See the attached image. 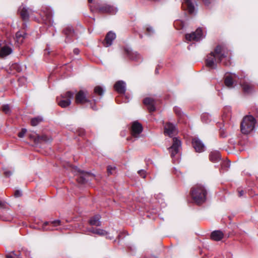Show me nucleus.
<instances>
[{"mask_svg": "<svg viewBox=\"0 0 258 258\" xmlns=\"http://www.w3.org/2000/svg\"><path fill=\"white\" fill-rule=\"evenodd\" d=\"M229 51L223 45H218L211 52L206 59V66L211 69H216L217 68V63H220L223 59L226 58L223 64L225 66L231 65L230 58L228 57Z\"/></svg>", "mask_w": 258, "mask_h": 258, "instance_id": "f257e3e1", "label": "nucleus"}, {"mask_svg": "<svg viewBox=\"0 0 258 258\" xmlns=\"http://www.w3.org/2000/svg\"><path fill=\"white\" fill-rule=\"evenodd\" d=\"M190 195L194 203L200 205L206 202L207 191L203 185L197 184L191 187Z\"/></svg>", "mask_w": 258, "mask_h": 258, "instance_id": "f03ea898", "label": "nucleus"}, {"mask_svg": "<svg viewBox=\"0 0 258 258\" xmlns=\"http://www.w3.org/2000/svg\"><path fill=\"white\" fill-rule=\"evenodd\" d=\"M75 99L77 104L84 105L88 104L93 110H97V107L95 105V100L94 99L93 100L90 99L87 91L83 90L79 91L76 94Z\"/></svg>", "mask_w": 258, "mask_h": 258, "instance_id": "7ed1b4c3", "label": "nucleus"}, {"mask_svg": "<svg viewBox=\"0 0 258 258\" xmlns=\"http://www.w3.org/2000/svg\"><path fill=\"white\" fill-rule=\"evenodd\" d=\"M256 123V120L252 115H246L241 122L240 128L242 133L248 134L253 130Z\"/></svg>", "mask_w": 258, "mask_h": 258, "instance_id": "20e7f679", "label": "nucleus"}, {"mask_svg": "<svg viewBox=\"0 0 258 258\" xmlns=\"http://www.w3.org/2000/svg\"><path fill=\"white\" fill-rule=\"evenodd\" d=\"M90 9L92 12H97L99 13L109 15H114L117 11V9L113 6L107 4L96 5L94 6H90Z\"/></svg>", "mask_w": 258, "mask_h": 258, "instance_id": "39448f33", "label": "nucleus"}, {"mask_svg": "<svg viewBox=\"0 0 258 258\" xmlns=\"http://www.w3.org/2000/svg\"><path fill=\"white\" fill-rule=\"evenodd\" d=\"M74 93L70 91L61 94V99L58 100L57 98L58 105L62 108H66L71 104V99L74 97Z\"/></svg>", "mask_w": 258, "mask_h": 258, "instance_id": "423d86ee", "label": "nucleus"}, {"mask_svg": "<svg viewBox=\"0 0 258 258\" xmlns=\"http://www.w3.org/2000/svg\"><path fill=\"white\" fill-rule=\"evenodd\" d=\"M73 171L77 174H79V176L77 178V181L81 184H85L89 181V177L92 176V174L89 172H85L80 170L77 167L73 168Z\"/></svg>", "mask_w": 258, "mask_h": 258, "instance_id": "0eeeda50", "label": "nucleus"}, {"mask_svg": "<svg viewBox=\"0 0 258 258\" xmlns=\"http://www.w3.org/2000/svg\"><path fill=\"white\" fill-rule=\"evenodd\" d=\"M52 15V12L49 8H44L41 13V17L43 23L48 26H51L53 24Z\"/></svg>", "mask_w": 258, "mask_h": 258, "instance_id": "6e6552de", "label": "nucleus"}, {"mask_svg": "<svg viewBox=\"0 0 258 258\" xmlns=\"http://www.w3.org/2000/svg\"><path fill=\"white\" fill-rule=\"evenodd\" d=\"M180 146V141L178 140L176 138H174L173 139V144L172 146L168 148L170 156L172 158H173L175 155L179 152Z\"/></svg>", "mask_w": 258, "mask_h": 258, "instance_id": "1a4fd4ad", "label": "nucleus"}, {"mask_svg": "<svg viewBox=\"0 0 258 258\" xmlns=\"http://www.w3.org/2000/svg\"><path fill=\"white\" fill-rule=\"evenodd\" d=\"M18 12L23 21H28L29 19V15L32 13L31 9L21 6L18 9Z\"/></svg>", "mask_w": 258, "mask_h": 258, "instance_id": "9d476101", "label": "nucleus"}, {"mask_svg": "<svg viewBox=\"0 0 258 258\" xmlns=\"http://www.w3.org/2000/svg\"><path fill=\"white\" fill-rule=\"evenodd\" d=\"M203 35L202 29L198 28L195 32L185 35V38L188 41H199Z\"/></svg>", "mask_w": 258, "mask_h": 258, "instance_id": "9b49d317", "label": "nucleus"}, {"mask_svg": "<svg viewBox=\"0 0 258 258\" xmlns=\"http://www.w3.org/2000/svg\"><path fill=\"white\" fill-rule=\"evenodd\" d=\"M143 131L142 125L138 121H134L131 129V133L133 136L137 137Z\"/></svg>", "mask_w": 258, "mask_h": 258, "instance_id": "f8f14e48", "label": "nucleus"}, {"mask_svg": "<svg viewBox=\"0 0 258 258\" xmlns=\"http://www.w3.org/2000/svg\"><path fill=\"white\" fill-rule=\"evenodd\" d=\"M177 132V129L174 124L168 122L164 125V134L169 137L173 136Z\"/></svg>", "mask_w": 258, "mask_h": 258, "instance_id": "ddd939ff", "label": "nucleus"}, {"mask_svg": "<svg viewBox=\"0 0 258 258\" xmlns=\"http://www.w3.org/2000/svg\"><path fill=\"white\" fill-rule=\"evenodd\" d=\"M192 146L197 152L204 151L205 146L202 141L198 138H194L192 140Z\"/></svg>", "mask_w": 258, "mask_h": 258, "instance_id": "4468645a", "label": "nucleus"}, {"mask_svg": "<svg viewBox=\"0 0 258 258\" xmlns=\"http://www.w3.org/2000/svg\"><path fill=\"white\" fill-rule=\"evenodd\" d=\"M143 103L147 106V108L150 112H154L156 110L155 106V100L151 97H146L143 100Z\"/></svg>", "mask_w": 258, "mask_h": 258, "instance_id": "2eb2a0df", "label": "nucleus"}, {"mask_svg": "<svg viewBox=\"0 0 258 258\" xmlns=\"http://www.w3.org/2000/svg\"><path fill=\"white\" fill-rule=\"evenodd\" d=\"M125 53L132 60L138 61L140 59L141 56L137 52H133L130 48H124Z\"/></svg>", "mask_w": 258, "mask_h": 258, "instance_id": "dca6fc26", "label": "nucleus"}, {"mask_svg": "<svg viewBox=\"0 0 258 258\" xmlns=\"http://www.w3.org/2000/svg\"><path fill=\"white\" fill-rule=\"evenodd\" d=\"M114 88L118 93L124 94L126 91L125 83L122 81H118L115 83Z\"/></svg>", "mask_w": 258, "mask_h": 258, "instance_id": "f3484780", "label": "nucleus"}, {"mask_svg": "<svg viewBox=\"0 0 258 258\" xmlns=\"http://www.w3.org/2000/svg\"><path fill=\"white\" fill-rule=\"evenodd\" d=\"M116 38V35L112 31H109L106 34L104 40V45L108 47L112 44V41Z\"/></svg>", "mask_w": 258, "mask_h": 258, "instance_id": "a211bd4d", "label": "nucleus"}, {"mask_svg": "<svg viewBox=\"0 0 258 258\" xmlns=\"http://www.w3.org/2000/svg\"><path fill=\"white\" fill-rule=\"evenodd\" d=\"M241 87L242 88L243 91L245 93H250L251 92L254 88V85L252 84L250 82H249L246 81H244L241 84Z\"/></svg>", "mask_w": 258, "mask_h": 258, "instance_id": "6ab92c4d", "label": "nucleus"}, {"mask_svg": "<svg viewBox=\"0 0 258 258\" xmlns=\"http://www.w3.org/2000/svg\"><path fill=\"white\" fill-rule=\"evenodd\" d=\"M211 239L214 241H220L224 237V233L220 230H215L211 234Z\"/></svg>", "mask_w": 258, "mask_h": 258, "instance_id": "aec40b11", "label": "nucleus"}, {"mask_svg": "<svg viewBox=\"0 0 258 258\" xmlns=\"http://www.w3.org/2000/svg\"><path fill=\"white\" fill-rule=\"evenodd\" d=\"M101 216L100 215H96L92 217L89 221V223L92 226H100L101 222L100 221Z\"/></svg>", "mask_w": 258, "mask_h": 258, "instance_id": "412c9836", "label": "nucleus"}, {"mask_svg": "<svg viewBox=\"0 0 258 258\" xmlns=\"http://www.w3.org/2000/svg\"><path fill=\"white\" fill-rule=\"evenodd\" d=\"M35 143H39L42 142L49 143L52 140L51 139L48 138L45 135L42 136L37 135L34 139Z\"/></svg>", "mask_w": 258, "mask_h": 258, "instance_id": "4be33fe9", "label": "nucleus"}, {"mask_svg": "<svg viewBox=\"0 0 258 258\" xmlns=\"http://www.w3.org/2000/svg\"><path fill=\"white\" fill-rule=\"evenodd\" d=\"M209 159L211 162H217L221 160V156L220 153L217 151H214L209 154Z\"/></svg>", "mask_w": 258, "mask_h": 258, "instance_id": "5701e85b", "label": "nucleus"}, {"mask_svg": "<svg viewBox=\"0 0 258 258\" xmlns=\"http://www.w3.org/2000/svg\"><path fill=\"white\" fill-rule=\"evenodd\" d=\"M63 34L66 35L67 38H71L74 35V30L71 26H67L63 30Z\"/></svg>", "mask_w": 258, "mask_h": 258, "instance_id": "b1692460", "label": "nucleus"}, {"mask_svg": "<svg viewBox=\"0 0 258 258\" xmlns=\"http://www.w3.org/2000/svg\"><path fill=\"white\" fill-rule=\"evenodd\" d=\"M89 231L99 236H102L107 234V232L105 230L99 228H91L89 229Z\"/></svg>", "mask_w": 258, "mask_h": 258, "instance_id": "393cba45", "label": "nucleus"}, {"mask_svg": "<svg viewBox=\"0 0 258 258\" xmlns=\"http://www.w3.org/2000/svg\"><path fill=\"white\" fill-rule=\"evenodd\" d=\"M12 52V49L9 46H4L0 49V57H3L6 56Z\"/></svg>", "mask_w": 258, "mask_h": 258, "instance_id": "a878e982", "label": "nucleus"}, {"mask_svg": "<svg viewBox=\"0 0 258 258\" xmlns=\"http://www.w3.org/2000/svg\"><path fill=\"white\" fill-rule=\"evenodd\" d=\"M184 5L186 7L189 14H192L195 11V7L191 0H184Z\"/></svg>", "mask_w": 258, "mask_h": 258, "instance_id": "bb28decb", "label": "nucleus"}, {"mask_svg": "<svg viewBox=\"0 0 258 258\" xmlns=\"http://www.w3.org/2000/svg\"><path fill=\"white\" fill-rule=\"evenodd\" d=\"M51 224L53 226L56 227L61 224V221L59 220H56L51 222H45L43 223L42 228L44 230H47L48 229L45 228V226L49 224Z\"/></svg>", "mask_w": 258, "mask_h": 258, "instance_id": "cd10ccee", "label": "nucleus"}, {"mask_svg": "<svg viewBox=\"0 0 258 258\" xmlns=\"http://www.w3.org/2000/svg\"><path fill=\"white\" fill-rule=\"evenodd\" d=\"M224 84L228 88L233 87V80L231 76H227L224 78Z\"/></svg>", "mask_w": 258, "mask_h": 258, "instance_id": "c85d7f7f", "label": "nucleus"}, {"mask_svg": "<svg viewBox=\"0 0 258 258\" xmlns=\"http://www.w3.org/2000/svg\"><path fill=\"white\" fill-rule=\"evenodd\" d=\"M43 120V118L40 116H37L34 118H32L31 119L30 123L31 125L33 126H35L37 125L39 123L42 122Z\"/></svg>", "mask_w": 258, "mask_h": 258, "instance_id": "c756f323", "label": "nucleus"}, {"mask_svg": "<svg viewBox=\"0 0 258 258\" xmlns=\"http://www.w3.org/2000/svg\"><path fill=\"white\" fill-rule=\"evenodd\" d=\"M94 93L95 95L102 96L103 95L104 90L101 86H97L94 88Z\"/></svg>", "mask_w": 258, "mask_h": 258, "instance_id": "7c9ffc66", "label": "nucleus"}, {"mask_svg": "<svg viewBox=\"0 0 258 258\" xmlns=\"http://www.w3.org/2000/svg\"><path fill=\"white\" fill-rule=\"evenodd\" d=\"M230 165V162L228 161H223L221 163V168L223 171H226L229 168Z\"/></svg>", "mask_w": 258, "mask_h": 258, "instance_id": "2f4dec72", "label": "nucleus"}, {"mask_svg": "<svg viewBox=\"0 0 258 258\" xmlns=\"http://www.w3.org/2000/svg\"><path fill=\"white\" fill-rule=\"evenodd\" d=\"M1 109L6 114H9L11 112V109L8 104L3 105L1 107Z\"/></svg>", "mask_w": 258, "mask_h": 258, "instance_id": "473e14b6", "label": "nucleus"}, {"mask_svg": "<svg viewBox=\"0 0 258 258\" xmlns=\"http://www.w3.org/2000/svg\"><path fill=\"white\" fill-rule=\"evenodd\" d=\"M174 111L176 113V114L178 116L181 115V111L180 108L177 106H175L174 107Z\"/></svg>", "mask_w": 258, "mask_h": 258, "instance_id": "72a5a7b5", "label": "nucleus"}, {"mask_svg": "<svg viewBox=\"0 0 258 258\" xmlns=\"http://www.w3.org/2000/svg\"><path fill=\"white\" fill-rule=\"evenodd\" d=\"M115 169V167H112L111 166H108L107 167V174L108 175L112 174V170H113Z\"/></svg>", "mask_w": 258, "mask_h": 258, "instance_id": "f704fd0d", "label": "nucleus"}, {"mask_svg": "<svg viewBox=\"0 0 258 258\" xmlns=\"http://www.w3.org/2000/svg\"><path fill=\"white\" fill-rule=\"evenodd\" d=\"M25 34H26L24 32H18L16 33V36L17 39H20V38H24Z\"/></svg>", "mask_w": 258, "mask_h": 258, "instance_id": "c9c22d12", "label": "nucleus"}, {"mask_svg": "<svg viewBox=\"0 0 258 258\" xmlns=\"http://www.w3.org/2000/svg\"><path fill=\"white\" fill-rule=\"evenodd\" d=\"M7 209L8 207L6 202L4 201H0V209Z\"/></svg>", "mask_w": 258, "mask_h": 258, "instance_id": "e433bc0d", "label": "nucleus"}, {"mask_svg": "<svg viewBox=\"0 0 258 258\" xmlns=\"http://www.w3.org/2000/svg\"><path fill=\"white\" fill-rule=\"evenodd\" d=\"M27 132L26 129L23 128L22 129L21 131L18 133V137L19 138H23L24 136V135L26 134Z\"/></svg>", "mask_w": 258, "mask_h": 258, "instance_id": "4c0bfd02", "label": "nucleus"}, {"mask_svg": "<svg viewBox=\"0 0 258 258\" xmlns=\"http://www.w3.org/2000/svg\"><path fill=\"white\" fill-rule=\"evenodd\" d=\"M153 33V30L152 27H148L146 28V34L147 35H151L152 33Z\"/></svg>", "mask_w": 258, "mask_h": 258, "instance_id": "58836bf2", "label": "nucleus"}, {"mask_svg": "<svg viewBox=\"0 0 258 258\" xmlns=\"http://www.w3.org/2000/svg\"><path fill=\"white\" fill-rule=\"evenodd\" d=\"M22 195V192L19 190H15L14 192V197L15 198H19L21 197Z\"/></svg>", "mask_w": 258, "mask_h": 258, "instance_id": "ea45409f", "label": "nucleus"}, {"mask_svg": "<svg viewBox=\"0 0 258 258\" xmlns=\"http://www.w3.org/2000/svg\"><path fill=\"white\" fill-rule=\"evenodd\" d=\"M138 174L143 178L146 177V171L144 170H140L138 172Z\"/></svg>", "mask_w": 258, "mask_h": 258, "instance_id": "a19ab883", "label": "nucleus"}, {"mask_svg": "<svg viewBox=\"0 0 258 258\" xmlns=\"http://www.w3.org/2000/svg\"><path fill=\"white\" fill-rule=\"evenodd\" d=\"M4 174L6 177H9L12 174V173L10 171L5 170L4 172Z\"/></svg>", "mask_w": 258, "mask_h": 258, "instance_id": "79ce46f5", "label": "nucleus"}, {"mask_svg": "<svg viewBox=\"0 0 258 258\" xmlns=\"http://www.w3.org/2000/svg\"><path fill=\"white\" fill-rule=\"evenodd\" d=\"M220 135L222 138H225L227 136V135L225 133L224 131L221 128L220 130Z\"/></svg>", "mask_w": 258, "mask_h": 258, "instance_id": "37998d69", "label": "nucleus"}, {"mask_svg": "<svg viewBox=\"0 0 258 258\" xmlns=\"http://www.w3.org/2000/svg\"><path fill=\"white\" fill-rule=\"evenodd\" d=\"M238 197H241L244 195V191L243 190H239V189H238Z\"/></svg>", "mask_w": 258, "mask_h": 258, "instance_id": "c03bdc74", "label": "nucleus"}, {"mask_svg": "<svg viewBox=\"0 0 258 258\" xmlns=\"http://www.w3.org/2000/svg\"><path fill=\"white\" fill-rule=\"evenodd\" d=\"M205 5L208 6L211 4V0H202Z\"/></svg>", "mask_w": 258, "mask_h": 258, "instance_id": "a18cd8bd", "label": "nucleus"}, {"mask_svg": "<svg viewBox=\"0 0 258 258\" xmlns=\"http://www.w3.org/2000/svg\"><path fill=\"white\" fill-rule=\"evenodd\" d=\"M12 255L14 256L15 258H20V252H18L17 254H15L14 252L12 253Z\"/></svg>", "mask_w": 258, "mask_h": 258, "instance_id": "49530a36", "label": "nucleus"}, {"mask_svg": "<svg viewBox=\"0 0 258 258\" xmlns=\"http://www.w3.org/2000/svg\"><path fill=\"white\" fill-rule=\"evenodd\" d=\"M79 52H80V50H79L78 48H75L74 49V53L75 54H77L78 55L79 53Z\"/></svg>", "mask_w": 258, "mask_h": 258, "instance_id": "de8ad7c7", "label": "nucleus"}, {"mask_svg": "<svg viewBox=\"0 0 258 258\" xmlns=\"http://www.w3.org/2000/svg\"><path fill=\"white\" fill-rule=\"evenodd\" d=\"M7 258H15L14 256L12 254V253L8 254L6 256Z\"/></svg>", "mask_w": 258, "mask_h": 258, "instance_id": "09e8293b", "label": "nucleus"}, {"mask_svg": "<svg viewBox=\"0 0 258 258\" xmlns=\"http://www.w3.org/2000/svg\"><path fill=\"white\" fill-rule=\"evenodd\" d=\"M206 116V114H203L202 116V119L203 120L205 117Z\"/></svg>", "mask_w": 258, "mask_h": 258, "instance_id": "8fccbe9b", "label": "nucleus"}, {"mask_svg": "<svg viewBox=\"0 0 258 258\" xmlns=\"http://www.w3.org/2000/svg\"><path fill=\"white\" fill-rule=\"evenodd\" d=\"M46 53H49V51H47V50L46 49L45 50V54H46Z\"/></svg>", "mask_w": 258, "mask_h": 258, "instance_id": "3c124183", "label": "nucleus"}, {"mask_svg": "<svg viewBox=\"0 0 258 258\" xmlns=\"http://www.w3.org/2000/svg\"><path fill=\"white\" fill-rule=\"evenodd\" d=\"M88 2L89 3H92L93 2V0H88Z\"/></svg>", "mask_w": 258, "mask_h": 258, "instance_id": "603ef678", "label": "nucleus"}, {"mask_svg": "<svg viewBox=\"0 0 258 258\" xmlns=\"http://www.w3.org/2000/svg\"><path fill=\"white\" fill-rule=\"evenodd\" d=\"M178 23H180V21H176L175 23H174V25H175L176 24Z\"/></svg>", "mask_w": 258, "mask_h": 258, "instance_id": "864d4df0", "label": "nucleus"}, {"mask_svg": "<svg viewBox=\"0 0 258 258\" xmlns=\"http://www.w3.org/2000/svg\"><path fill=\"white\" fill-rule=\"evenodd\" d=\"M143 35L142 34H140V38H142Z\"/></svg>", "mask_w": 258, "mask_h": 258, "instance_id": "5fc2aeb1", "label": "nucleus"}, {"mask_svg": "<svg viewBox=\"0 0 258 258\" xmlns=\"http://www.w3.org/2000/svg\"><path fill=\"white\" fill-rule=\"evenodd\" d=\"M155 72H156V73H158V71H157V69H156V70H155Z\"/></svg>", "mask_w": 258, "mask_h": 258, "instance_id": "6e6d98bb", "label": "nucleus"}]
</instances>
